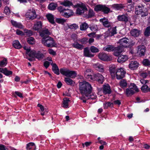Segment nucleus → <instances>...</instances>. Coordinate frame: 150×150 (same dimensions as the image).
Returning a JSON list of instances; mask_svg holds the SVG:
<instances>
[{"label":"nucleus","instance_id":"1","mask_svg":"<svg viewBox=\"0 0 150 150\" xmlns=\"http://www.w3.org/2000/svg\"><path fill=\"white\" fill-rule=\"evenodd\" d=\"M79 86V92L82 96H88L91 93L92 87L88 82L85 81L80 82Z\"/></svg>","mask_w":150,"mask_h":150},{"label":"nucleus","instance_id":"2","mask_svg":"<svg viewBox=\"0 0 150 150\" xmlns=\"http://www.w3.org/2000/svg\"><path fill=\"white\" fill-rule=\"evenodd\" d=\"M30 58H27L30 61H32L35 58L39 60L42 59L44 57V54L38 51L36 52L34 50L31 51L29 54Z\"/></svg>","mask_w":150,"mask_h":150},{"label":"nucleus","instance_id":"3","mask_svg":"<svg viewBox=\"0 0 150 150\" xmlns=\"http://www.w3.org/2000/svg\"><path fill=\"white\" fill-rule=\"evenodd\" d=\"M139 91V89L135 84L131 83L128 88L126 89L125 92L126 95L129 96L133 95L135 92H138Z\"/></svg>","mask_w":150,"mask_h":150},{"label":"nucleus","instance_id":"4","mask_svg":"<svg viewBox=\"0 0 150 150\" xmlns=\"http://www.w3.org/2000/svg\"><path fill=\"white\" fill-rule=\"evenodd\" d=\"M58 9L61 15L66 18H69L73 14V12L72 10L69 9H66L64 7L60 6Z\"/></svg>","mask_w":150,"mask_h":150},{"label":"nucleus","instance_id":"5","mask_svg":"<svg viewBox=\"0 0 150 150\" xmlns=\"http://www.w3.org/2000/svg\"><path fill=\"white\" fill-rule=\"evenodd\" d=\"M42 42L45 46L48 47H54L56 45L53 39L49 36H47L44 38H43Z\"/></svg>","mask_w":150,"mask_h":150},{"label":"nucleus","instance_id":"6","mask_svg":"<svg viewBox=\"0 0 150 150\" xmlns=\"http://www.w3.org/2000/svg\"><path fill=\"white\" fill-rule=\"evenodd\" d=\"M25 16L28 20H32L36 18L37 15L35 10L30 9L26 13Z\"/></svg>","mask_w":150,"mask_h":150},{"label":"nucleus","instance_id":"7","mask_svg":"<svg viewBox=\"0 0 150 150\" xmlns=\"http://www.w3.org/2000/svg\"><path fill=\"white\" fill-rule=\"evenodd\" d=\"M144 8L143 6L139 5L136 6L135 8V13L137 15L141 14L142 17L148 15V13L146 12H144L143 11Z\"/></svg>","mask_w":150,"mask_h":150},{"label":"nucleus","instance_id":"8","mask_svg":"<svg viewBox=\"0 0 150 150\" xmlns=\"http://www.w3.org/2000/svg\"><path fill=\"white\" fill-rule=\"evenodd\" d=\"M76 6L78 7L76 9V13L79 15L83 13L84 11L87 10V8L85 4L83 3L77 4Z\"/></svg>","mask_w":150,"mask_h":150},{"label":"nucleus","instance_id":"9","mask_svg":"<svg viewBox=\"0 0 150 150\" xmlns=\"http://www.w3.org/2000/svg\"><path fill=\"white\" fill-rule=\"evenodd\" d=\"M126 71L124 69L120 68L118 69L116 72V77L117 79H120L124 78L125 76Z\"/></svg>","mask_w":150,"mask_h":150},{"label":"nucleus","instance_id":"10","mask_svg":"<svg viewBox=\"0 0 150 150\" xmlns=\"http://www.w3.org/2000/svg\"><path fill=\"white\" fill-rule=\"evenodd\" d=\"M109 28L108 30L105 33L106 37H111L117 33L116 27H111Z\"/></svg>","mask_w":150,"mask_h":150},{"label":"nucleus","instance_id":"11","mask_svg":"<svg viewBox=\"0 0 150 150\" xmlns=\"http://www.w3.org/2000/svg\"><path fill=\"white\" fill-rule=\"evenodd\" d=\"M91 80H96L99 82L102 83L104 81V77L101 74L97 73L93 75Z\"/></svg>","mask_w":150,"mask_h":150},{"label":"nucleus","instance_id":"12","mask_svg":"<svg viewBox=\"0 0 150 150\" xmlns=\"http://www.w3.org/2000/svg\"><path fill=\"white\" fill-rule=\"evenodd\" d=\"M146 47L144 45H140L137 47V53L140 56H144L146 51Z\"/></svg>","mask_w":150,"mask_h":150},{"label":"nucleus","instance_id":"13","mask_svg":"<svg viewBox=\"0 0 150 150\" xmlns=\"http://www.w3.org/2000/svg\"><path fill=\"white\" fill-rule=\"evenodd\" d=\"M99 21L102 23V25L105 27L109 28L111 27V23L109 22L108 19L105 17L100 19Z\"/></svg>","mask_w":150,"mask_h":150},{"label":"nucleus","instance_id":"14","mask_svg":"<svg viewBox=\"0 0 150 150\" xmlns=\"http://www.w3.org/2000/svg\"><path fill=\"white\" fill-rule=\"evenodd\" d=\"M129 40L127 38H123L119 40L118 43L122 46L126 47L127 46V45L129 44Z\"/></svg>","mask_w":150,"mask_h":150},{"label":"nucleus","instance_id":"15","mask_svg":"<svg viewBox=\"0 0 150 150\" xmlns=\"http://www.w3.org/2000/svg\"><path fill=\"white\" fill-rule=\"evenodd\" d=\"M139 64L137 61H132L130 62L129 65V67L132 70L137 69L139 67Z\"/></svg>","mask_w":150,"mask_h":150},{"label":"nucleus","instance_id":"16","mask_svg":"<svg viewBox=\"0 0 150 150\" xmlns=\"http://www.w3.org/2000/svg\"><path fill=\"white\" fill-rule=\"evenodd\" d=\"M42 23L40 21H37L36 23L34 25L33 29L35 30L38 31L42 28Z\"/></svg>","mask_w":150,"mask_h":150},{"label":"nucleus","instance_id":"17","mask_svg":"<svg viewBox=\"0 0 150 150\" xmlns=\"http://www.w3.org/2000/svg\"><path fill=\"white\" fill-rule=\"evenodd\" d=\"M99 58L103 61H109L110 59L108 56L104 53H100L98 54Z\"/></svg>","mask_w":150,"mask_h":150},{"label":"nucleus","instance_id":"18","mask_svg":"<svg viewBox=\"0 0 150 150\" xmlns=\"http://www.w3.org/2000/svg\"><path fill=\"white\" fill-rule=\"evenodd\" d=\"M91 70L90 69H88L84 72V76L85 78L89 80H91L93 76L91 75Z\"/></svg>","mask_w":150,"mask_h":150},{"label":"nucleus","instance_id":"19","mask_svg":"<svg viewBox=\"0 0 150 150\" xmlns=\"http://www.w3.org/2000/svg\"><path fill=\"white\" fill-rule=\"evenodd\" d=\"M50 34V33L47 29L46 28L40 32V35L41 37H43V38H44L46 37L47 36H48L46 35H49Z\"/></svg>","mask_w":150,"mask_h":150},{"label":"nucleus","instance_id":"20","mask_svg":"<svg viewBox=\"0 0 150 150\" xmlns=\"http://www.w3.org/2000/svg\"><path fill=\"white\" fill-rule=\"evenodd\" d=\"M50 64L52 66V70L53 72L57 75H59L60 73L59 69L57 64L55 63H53V62L50 63Z\"/></svg>","mask_w":150,"mask_h":150},{"label":"nucleus","instance_id":"21","mask_svg":"<svg viewBox=\"0 0 150 150\" xmlns=\"http://www.w3.org/2000/svg\"><path fill=\"white\" fill-rule=\"evenodd\" d=\"M115 48L113 52L114 55L116 56H119L122 52L123 50L122 49V47L120 46L115 47Z\"/></svg>","mask_w":150,"mask_h":150},{"label":"nucleus","instance_id":"22","mask_svg":"<svg viewBox=\"0 0 150 150\" xmlns=\"http://www.w3.org/2000/svg\"><path fill=\"white\" fill-rule=\"evenodd\" d=\"M0 72L2 73L6 76H9L12 74V72L8 70L6 68H0Z\"/></svg>","mask_w":150,"mask_h":150},{"label":"nucleus","instance_id":"23","mask_svg":"<svg viewBox=\"0 0 150 150\" xmlns=\"http://www.w3.org/2000/svg\"><path fill=\"white\" fill-rule=\"evenodd\" d=\"M103 92L105 94H110L111 90L110 86L108 84L104 85L103 88Z\"/></svg>","mask_w":150,"mask_h":150},{"label":"nucleus","instance_id":"24","mask_svg":"<svg viewBox=\"0 0 150 150\" xmlns=\"http://www.w3.org/2000/svg\"><path fill=\"white\" fill-rule=\"evenodd\" d=\"M46 17L48 21L52 24H54L55 23L54 16L51 13L47 14L46 15Z\"/></svg>","mask_w":150,"mask_h":150},{"label":"nucleus","instance_id":"25","mask_svg":"<svg viewBox=\"0 0 150 150\" xmlns=\"http://www.w3.org/2000/svg\"><path fill=\"white\" fill-rule=\"evenodd\" d=\"M11 23L15 27L23 29L24 28V26L20 23H18L13 20H11Z\"/></svg>","mask_w":150,"mask_h":150},{"label":"nucleus","instance_id":"26","mask_svg":"<svg viewBox=\"0 0 150 150\" xmlns=\"http://www.w3.org/2000/svg\"><path fill=\"white\" fill-rule=\"evenodd\" d=\"M83 55L86 57H92L94 56V55L90 52L88 48H85L84 49Z\"/></svg>","mask_w":150,"mask_h":150},{"label":"nucleus","instance_id":"27","mask_svg":"<svg viewBox=\"0 0 150 150\" xmlns=\"http://www.w3.org/2000/svg\"><path fill=\"white\" fill-rule=\"evenodd\" d=\"M128 59L127 55H120L117 59V62L120 63H122L126 61Z\"/></svg>","mask_w":150,"mask_h":150},{"label":"nucleus","instance_id":"28","mask_svg":"<svg viewBox=\"0 0 150 150\" xmlns=\"http://www.w3.org/2000/svg\"><path fill=\"white\" fill-rule=\"evenodd\" d=\"M140 33V31L137 29H132L130 31L131 35L134 37H138Z\"/></svg>","mask_w":150,"mask_h":150},{"label":"nucleus","instance_id":"29","mask_svg":"<svg viewBox=\"0 0 150 150\" xmlns=\"http://www.w3.org/2000/svg\"><path fill=\"white\" fill-rule=\"evenodd\" d=\"M117 19L119 21H124L125 22H127L128 21L127 17L125 15L118 16Z\"/></svg>","mask_w":150,"mask_h":150},{"label":"nucleus","instance_id":"30","mask_svg":"<svg viewBox=\"0 0 150 150\" xmlns=\"http://www.w3.org/2000/svg\"><path fill=\"white\" fill-rule=\"evenodd\" d=\"M64 81L68 85L70 86H74L75 82L71 79L69 77H65Z\"/></svg>","mask_w":150,"mask_h":150},{"label":"nucleus","instance_id":"31","mask_svg":"<svg viewBox=\"0 0 150 150\" xmlns=\"http://www.w3.org/2000/svg\"><path fill=\"white\" fill-rule=\"evenodd\" d=\"M35 146L33 143L30 142L27 145L26 149L27 150H35Z\"/></svg>","mask_w":150,"mask_h":150},{"label":"nucleus","instance_id":"32","mask_svg":"<svg viewBox=\"0 0 150 150\" xmlns=\"http://www.w3.org/2000/svg\"><path fill=\"white\" fill-rule=\"evenodd\" d=\"M72 47L75 48L80 50H82L83 48V46L79 44L77 42H75L72 44Z\"/></svg>","mask_w":150,"mask_h":150},{"label":"nucleus","instance_id":"33","mask_svg":"<svg viewBox=\"0 0 150 150\" xmlns=\"http://www.w3.org/2000/svg\"><path fill=\"white\" fill-rule=\"evenodd\" d=\"M127 81L125 79L121 80L119 82V85L122 88H125L127 87Z\"/></svg>","mask_w":150,"mask_h":150},{"label":"nucleus","instance_id":"34","mask_svg":"<svg viewBox=\"0 0 150 150\" xmlns=\"http://www.w3.org/2000/svg\"><path fill=\"white\" fill-rule=\"evenodd\" d=\"M148 75L150 76V71H147L140 73L139 75L140 77L143 78H145Z\"/></svg>","mask_w":150,"mask_h":150},{"label":"nucleus","instance_id":"35","mask_svg":"<svg viewBox=\"0 0 150 150\" xmlns=\"http://www.w3.org/2000/svg\"><path fill=\"white\" fill-rule=\"evenodd\" d=\"M115 49V47L111 45H108L103 48V49L105 51L108 52L112 51L114 50Z\"/></svg>","mask_w":150,"mask_h":150},{"label":"nucleus","instance_id":"36","mask_svg":"<svg viewBox=\"0 0 150 150\" xmlns=\"http://www.w3.org/2000/svg\"><path fill=\"white\" fill-rule=\"evenodd\" d=\"M69 69L66 68H62L60 69V73L63 75L67 76Z\"/></svg>","mask_w":150,"mask_h":150},{"label":"nucleus","instance_id":"37","mask_svg":"<svg viewBox=\"0 0 150 150\" xmlns=\"http://www.w3.org/2000/svg\"><path fill=\"white\" fill-rule=\"evenodd\" d=\"M13 46L16 49H20L21 48L22 46L18 40H15L13 42Z\"/></svg>","mask_w":150,"mask_h":150},{"label":"nucleus","instance_id":"38","mask_svg":"<svg viewBox=\"0 0 150 150\" xmlns=\"http://www.w3.org/2000/svg\"><path fill=\"white\" fill-rule=\"evenodd\" d=\"M77 73L75 71H71L69 70L68 74V76L69 77L73 78L76 77Z\"/></svg>","mask_w":150,"mask_h":150},{"label":"nucleus","instance_id":"39","mask_svg":"<svg viewBox=\"0 0 150 150\" xmlns=\"http://www.w3.org/2000/svg\"><path fill=\"white\" fill-rule=\"evenodd\" d=\"M70 101L68 98H64L63 99V106L64 108H67L69 106V102Z\"/></svg>","mask_w":150,"mask_h":150},{"label":"nucleus","instance_id":"40","mask_svg":"<svg viewBox=\"0 0 150 150\" xmlns=\"http://www.w3.org/2000/svg\"><path fill=\"white\" fill-rule=\"evenodd\" d=\"M95 67L100 72H102L104 71V68L102 64H97L95 65Z\"/></svg>","mask_w":150,"mask_h":150},{"label":"nucleus","instance_id":"41","mask_svg":"<svg viewBox=\"0 0 150 150\" xmlns=\"http://www.w3.org/2000/svg\"><path fill=\"white\" fill-rule=\"evenodd\" d=\"M61 4L65 6L70 7L73 5L72 2L66 0L62 3Z\"/></svg>","mask_w":150,"mask_h":150},{"label":"nucleus","instance_id":"42","mask_svg":"<svg viewBox=\"0 0 150 150\" xmlns=\"http://www.w3.org/2000/svg\"><path fill=\"white\" fill-rule=\"evenodd\" d=\"M109 70L112 77H114L116 74V72L117 70L115 67H110V68Z\"/></svg>","mask_w":150,"mask_h":150},{"label":"nucleus","instance_id":"43","mask_svg":"<svg viewBox=\"0 0 150 150\" xmlns=\"http://www.w3.org/2000/svg\"><path fill=\"white\" fill-rule=\"evenodd\" d=\"M125 7V6L121 4H115L112 5V7L117 10H120Z\"/></svg>","mask_w":150,"mask_h":150},{"label":"nucleus","instance_id":"44","mask_svg":"<svg viewBox=\"0 0 150 150\" xmlns=\"http://www.w3.org/2000/svg\"><path fill=\"white\" fill-rule=\"evenodd\" d=\"M141 90L143 92L146 93L150 91V88L147 85H144L141 87Z\"/></svg>","mask_w":150,"mask_h":150},{"label":"nucleus","instance_id":"45","mask_svg":"<svg viewBox=\"0 0 150 150\" xmlns=\"http://www.w3.org/2000/svg\"><path fill=\"white\" fill-rule=\"evenodd\" d=\"M88 26V24L86 23H82L80 25V29L81 30H86Z\"/></svg>","mask_w":150,"mask_h":150},{"label":"nucleus","instance_id":"46","mask_svg":"<svg viewBox=\"0 0 150 150\" xmlns=\"http://www.w3.org/2000/svg\"><path fill=\"white\" fill-rule=\"evenodd\" d=\"M91 52L93 53H96L99 52V49L93 46H91L90 48Z\"/></svg>","mask_w":150,"mask_h":150},{"label":"nucleus","instance_id":"47","mask_svg":"<svg viewBox=\"0 0 150 150\" xmlns=\"http://www.w3.org/2000/svg\"><path fill=\"white\" fill-rule=\"evenodd\" d=\"M113 104L110 102H106L103 104V108L105 109H107L108 107L112 106Z\"/></svg>","mask_w":150,"mask_h":150},{"label":"nucleus","instance_id":"48","mask_svg":"<svg viewBox=\"0 0 150 150\" xmlns=\"http://www.w3.org/2000/svg\"><path fill=\"white\" fill-rule=\"evenodd\" d=\"M57 4L53 3H50L48 6V7L49 9L52 10H55L57 6Z\"/></svg>","mask_w":150,"mask_h":150},{"label":"nucleus","instance_id":"49","mask_svg":"<svg viewBox=\"0 0 150 150\" xmlns=\"http://www.w3.org/2000/svg\"><path fill=\"white\" fill-rule=\"evenodd\" d=\"M7 62L6 58H4L0 62V67H3L7 64Z\"/></svg>","mask_w":150,"mask_h":150},{"label":"nucleus","instance_id":"50","mask_svg":"<svg viewBox=\"0 0 150 150\" xmlns=\"http://www.w3.org/2000/svg\"><path fill=\"white\" fill-rule=\"evenodd\" d=\"M27 42L30 44L33 45L35 43V40L33 37L29 38L27 39Z\"/></svg>","mask_w":150,"mask_h":150},{"label":"nucleus","instance_id":"51","mask_svg":"<svg viewBox=\"0 0 150 150\" xmlns=\"http://www.w3.org/2000/svg\"><path fill=\"white\" fill-rule=\"evenodd\" d=\"M94 15V14L93 11L91 9L89 10L88 13L87 15V17L88 18H91L93 17Z\"/></svg>","mask_w":150,"mask_h":150},{"label":"nucleus","instance_id":"52","mask_svg":"<svg viewBox=\"0 0 150 150\" xmlns=\"http://www.w3.org/2000/svg\"><path fill=\"white\" fill-rule=\"evenodd\" d=\"M33 35V32L30 30H24V35L30 36Z\"/></svg>","mask_w":150,"mask_h":150},{"label":"nucleus","instance_id":"53","mask_svg":"<svg viewBox=\"0 0 150 150\" xmlns=\"http://www.w3.org/2000/svg\"><path fill=\"white\" fill-rule=\"evenodd\" d=\"M87 98L88 99H95L97 98V96L96 94L92 93V94H90L88 96H86Z\"/></svg>","mask_w":150,"mask_h":150},{"label":"nucleus","instance_id":"54","mask_svg":"<svg viewBox=\"0 0 150 150\" xmlns=\"http://www.w3.org/2000/svg\"><path fill=\"white\" fill-rule=\"evenodd\" d=\"M56 22L58 23L63 24L65 22L66 20L63 18H57L56 20Z\"/></svg>","mask_w":150,"mask_h":150},{"label":"nucleus","instance_id":"55","mask_svg":"<svg viewBox=\"0 0 150 150\" xmlns=\"http://www.w3.org/2000/svg\"><path fill=\"white\" fill-rule=\"evenodd\" d=\"M150 35V26L147 27L144 32V35L146 36H149Z\"/></svg>","mask_w":150,"mask_h":150},{"label":"nucleus","instance_id":"56","mask_svg":"<svg viewBox=\"0 0 150 150\" xmlns=\"http://www.w3.org/2000/svg\"><path fill=\"white\" fill-rule=\"evenodd\" d=\"M78 41L80 42L82 44H86L88 42V39L87 38H83L79 39Z\"/></svg>","mask_w":150,"mask_h":150},{"label":"nucleus","instance_id":"57","mask_svg":"<svg viewBox=\"0 0 150 150\" xmlns=\"http://www.w3.org/2000/svg\"><path fill=\"white\" fill-rule=\"evenodd\" d=\"M69 28L71 29H76L78 28V25L75 23L73 24L68 26Z\"/></svg>","mask_w":150,"mask_h":150},{"label":"nucleus","instance_id":"58","mask_svg":"<svg viewBox=\"0 0 150 150\" xmlns=\"http://www.w3.org/2000/svg\"><path fill=\"white\" fill-rule=\"evenodd\" d=\"M110 11V9L106 7L104 5H103V9L102 11L105 13H108Z\"/></svg>","mask_w":150,"mask_h":150},{"label":"nucleus","instance_id":"59","mask_svg":"<svg viewBox=\"0 0 150 150\" xmlns=\"http://www.w3.org/2000/svg\"><path fill=\"white\" fill-rule=\"evenodd\" d=\"M143 64L145 66H148L150 65V61L148 59H144L142 62Z\"/></svg>","mask_w":150,"mask_h":150},{"label":"nucleus","instance_id":"60","mask_svg":"<svg viewBox=\"0 0 150 150\" xmlns=\"http://www.w3.org/2000/svg\"><path fill=\"white\" fill-rule=\"evenodd\" d=\"M103 6V5H98L95 7V9L96 11H102Z\"/></svg>","mask_w":150,"mask_h":150},{"label":"nucleus","instance_id":"61","mask_svg":"<svg viewBox=\"0 0 150 150\" xmlns=\"http://www.w3.org/2000/svg\"><path fill=\"white\" fill-rule=\"evenodd\" d=\"M23 49L26 50V54L29 56V54L31 52L30 48L25 46L23 47Z\"/></svg>","mask_w":150,"mask_h":150},{"label":"nucleus","instance_id":"62","mask_svg":"<svg viewBox=\"0 0 150 150\" xmlns=\"http://www.w3.org/2000/svg\"><path fill=\"white\" fill-rule=\"evenodd\" d=\"M4 13L6 15L9 14L11 13L9 7H5L4 11Z\"/></svg>","mask_w":150,"mask_h":150},{"label":"nucleus","instance_id":"63","mask_svg":"<svg viewBox=\"0 0 150 150\" xmlns=\"http://www.w3.org/2000/svg\"><path fill=\"white\" fill-rule=\"evenodd\" d=\"M16 34L18 35H24V33L22 31L19 30L18 29H17L16 30Z\"/></svg>","mask_w":150,"mask_h":150},{"label":"nucleus","instance_id":"64","mask_svg":"<svg viewBox=\"0 0 150 150\" xmlns=\"http://www.w3.org/2000/svg\"><path fill=\"white\" fill-rule=\"evenodd\" d=\"M127 10L128 11H130L133 8V6L132 4L128 5L127 6Z\"/></svg>","mask_w":150,"mask_h":150}]
</instances>
